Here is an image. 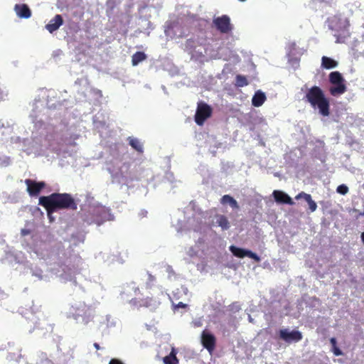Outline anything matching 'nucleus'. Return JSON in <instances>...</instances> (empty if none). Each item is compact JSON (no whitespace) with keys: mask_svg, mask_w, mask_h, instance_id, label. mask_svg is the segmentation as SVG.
<instances>
[{"mask_svg":"<svg viewBox=\"0 0 364 364\" xmlns=\"http://www.w3.org/2000/svg\"><path fill=\"white\" fill-rule=\"evenodd\" d=\"M83 315H87V318H83V323L87 324L92 320L93 316L92 314L90 309L85 304L80 305L76 308L75 312L73 313V317L75 320H78Z\"/></svg>","mask_w":364,"mask_h":364,"instance_id":"obj_10","label":"nucleus"},{"mask_svg":"<svg viewBox=\"0 0 364 364\" xmlns=\"http://www.w3.org/2000/svg\"><path fill=\"white\" fill-rule=\"evenodd\" d=\"M109 364H124L123 362L117 358H112Z\"/></svg>","mask_w":364,"mask_h":364,"instance_id":"obj_30","label":"nucleus"},{"mask_svg":"<svg viewBox=\"0 0 364 364\" xmlns=\"http://www.w3.org/2000/svg\"><path fill=\"white\" fill-rule=\"evenodd\" d=\"M321 66L326 69H332L338 66V62L329 57L323 56L321 58Z\"/></svg>","mask_w":364,"mask_h":364,"instance_id":"obj_18","label":"nucleus"},{"mask_svg":"<svg viewBox=\"0 0 364 364\" xmlns=\"http://www.w3.org/2000/svg\"><path fill=\"white\" fill-rule=\"evenodd\" d=\"M93 346L97 350H99L100 348V345L97 343H95Z\"/></svg>","mask_w":364,"mask_h":364,"instance_id":"obj_33","label":"nucleus"},{"mask_svg":"<svg viewBox=\"0 0 364 364\" xmlns=\"http://www.w3.org/2000/svg\"><path fill=\"white\" fill-rule=\"evenodd\" d=\"M230 250L233 254V255L237 257L244 258L245 257H248L257 262H260V257L251 250L237 247L234 245H231L230 247Z\"/></svg>","mask_w":364,"mask_h":364,"instance_id":"obj_7","label":"nucleus"},{"mask_svg":"<svg viewBox=\"0 0 364 364\" xmlns=\"http://www.w3.org/2000/svg\"><path fill=\"white\" fill-rule=\"evenodd\" d=\"M336 191L341 195H346L348 192V188L347 186L342 184L337 187Z\"/></svg>","mask_w":364,"mask_h":364,"instance_id":"obj_25","label":"nucleus"},{"mask_svg":"<svg viewBox=\"0 0 364 364\" xmlns=\"http://www.w3.org/2000/svg\"><path fill=\"white\" fill-rule=\"evenodd\" d=\"M25 183L27 186V191L31 196H37L46 187L43 181L37 182L31 179H26Z\"/></svg>","mask_w":364,"mask_h":364,"instance_id":"obj_9","label":"nucleus"},{"mask_svg":"<svg viewBox=\"0 0 364 364\" xmlns=\"http://www.w3.org/2000/svg\"><path fill=\"white\" fill-rule=\"evenodd\" d=\"M213 25L221 33H228L232 30V26L230 23V18L227 15L215 18L213 21Z\"/></svg>","mask_w":364,"mask_h":364,"instance_id":"obj_6","label":"nucleus"},{"mask_svg":"<svg viewBox=\"0 0 364 364\" xmlns=\"http://www.w3.org/2000/svg\"><path fill=\"white\" fill-rule=\"evenodd\" d=\"M127 141H129V144L138 153H143V145L138 139L129 136Z\"/></svg>","mask_w":364,"mask_h":364,"instance_id":"obj_19","label":"nucleus"},{"mask_svg":"<svg viewBox=\"0 0 364 364\" xmlns=\"http://www.w3.org/2000/svg\"><path fill=\"white\" fill-rule=\"evenodd\" d=\"M163 361L164 364H178V360L174 349H172L170 354L163 358Z\"/></svg>","mask_w":364,"mask_h":364,"instance_id":"obj_23","label":"nucleus"},{"mask_svg":"<svg viewBox=\"0 0 364 364\" xmlns=\"http://www.w3.org/2000/svg\"><path fill=\"white\" fill-rule=\"evenodd\" d=\"M31 230H29V229H26V228H23V229H21V235L22 237H25V236H26V235H30V234H31Z\"/></svg>","mask_w":364,"mask_h":364,"instance_id":"obj_29","label":"nucleus"},{"mask_svg":"<svg viewBox=\"0 0 364 364\" xmlns=\"http://www.w3.org/2000/svg\"><path fill=\"white\" fill-rule=\"evenodd\" d=\"M132 301L134 304L139 307L156 308L159 305L160 302L158 299L153 297H146L137 300L136 299H132Z\"/></svg>","mask_w":364,"mask_h":364,"instance_id":"obj_12","label":"nucleus"},{"mask_svg":"<svg viewBox=\"0 0 364 364\" xmlns=\"http://www.w3.org/2000/svg\"><path fill=\"white\" fill-rule=\"evenodd\" d=\"M38 204L45 208L48 216L59 210H76L77 204L69 193H54L47 196H41Z\"/></svg>","mask_w":364,"mask_h":364,"instance_id":"obj_1","label":"nucleus"},{"mask_svg":"<svg viewBox=\"0 0 364 364\" xmlns=\"http://www.w3.org/2000/svg\"><path fill=\"white\" fill-rule=\"evenodd\" d=\"M330 342L331 343L332 348L334 347V346H337V341H336V339L335 338H331L330 339Z\"/></svg>","mask_w":364,"mask_h":364,"instance_id":"obj_32","label":"nucleus"},{"mask_svg":"<svg viewBox=\"0 0 364 364\" xmlns=\"http://www.w3.org/2000/svg\"><path fill=\"white\" fill-rule=\"evenodd\" d=\"M201 341L204 348H205L208 351L211 352L214 350L215 347L216 339L213 334L205 331H203L201 336Z\"/></svg>","mask_w":364,"mask_h":364,"instance_id":"obj_11","label":"nucleus"},{"mask_svg":"<svg viewBox=\"0 0 364 364\" xmlns=\"http://www.w3.org/2000/svg\"><path fill=\"white\" fill-rule=\"evenodd\" d=\"M146 58V55L144 52L137 51L132 57V65L136 66L139 63L142 62Z\"/></svg>","mask_w":364,"mask_h":364,"instance_id":"obj_21","label":"nucleus"},{"mask_svg":"<svg viewBox=\"0 0 364 364\" xmlns=\"http://www.w3.org/2000/svg\"><path fill=\"white\" fill-rule=\"evenodd\" d=\"M155 281L156 277L151 274H148L147 287H151Z\"/></svg>","mask_w":364,"mask_h":364,"instance_id":"obj_27","label":"nucleus"},{"mask_svg":"<svg viewBox=\"0 0 364 364\" xmlns=\"http://www.w3.org/2000/svg\"><path fill=\"white\" fill-rule=\"evenodd\" d=\"M332 351L333 353V354L336 356H339V355H343V352L341 350V349L339 348H338L337 346H334L332 348Z\"/></svg>","mask_w":364,"mask_h":364,"instance_id":"obj_28","label":"nucleus"},{"mask_svg":"<svg viewBox=\"0 0 364 364\" xmlns=\"http://www.w3.org/2000/svg\"><path fill=\"white\" fill-rule=\"evenodd\" d=\"M212 114L211 107L205 103H199L195 114V122L198 125L203 124L206 119Z\"/></svg>","mask_w":364,"mask_h":364,"instance_id":"obj_5","label":"nucleus"},{"mask_svg":"<svg viewBox=\"0 0 364 364\" xmlns=\"http://www.w3.org/2000/svg\"><path fill=\"white\" fill-rule=\"evenodd\" d=\"M272 195L275 201L278 203L288 204L291 205L294 204L291 198L282 191H274Z\"/></svg>","mask_w":364,"mask_h":364,"instance_id":"obj_13","label":"nucleus"},{"mask_svg":"<svg viewBox=\"0 0 364 364\" xmlns=\"http://www.w3.org/2000/svg\"><path fill=\"white\" fill-rule=\"evenodd\" d=\"M328 80L332 85L329 88V92L332 96H339L346 92V80L340 72H331L328 75Z\"/></svg>","mask_w":364,"mask_h":364,"instance_id":"obj_4","label":"nucleus"},{"mask_svg":"<svg viewBox=\"0 0 364 364\" xmlns=\"http://www.w3.org/2000/svg\"><path fill=\"white\" fill-rule=\"evenodd\" d=\"M217 218V224L220 226L223 230H228L230 228V223L226 216L223 215H218L216 216Z\"/></svg>","mask_w":364,"mask_h":364,"instance_id":"obj_22","label":"nucleus"},{"mask_svg":"<svg viewBox=\"0 0 364 364\" xmlns=\"http://www.w3.org/2000/svg\"><path fill=\"white\" fill-rule=\"evenodd\" d=\"M361 240H362V241H363V242L364 244V232H362V234H361Z\"/></svg>","mask_w":364,"mask_h":364,"instance_id":"obj_35","label":"nucleus"},{"mask_svg":"<svg viewBox=\"0 0 364 364\" xmlns=\"http://www.w3.org/2000/svg\"><path fill=\"white\" fill-rule=\"evenodd\" d=\"M4 94L1 90L0 89V100H3Z\"/></svg>","mask_w":364,"mask_h":364,"instance_id":"obj_34","label":"nucleus"},{"mask_svg":"<svg viewBox=\"0 0 364 364\" xmlns=\"http://www.w3.org/2000/svg\"><path fill=\"white\" fill-rule=\"evenodd\" d=\"M304 100L314 108H318L321 115L327 117L330 114V102L326 97L323 91L318 86L309 88L305 95Z\"/></svg>","mask_w":364,"mask_h":364,"instance_id":"obj_2","label":"nucleus"},{"mask_svg":"<svg viewBox=\"0 0 364 364\" xmlns=\"http://www.w3.org/2000/svg\"><path fill=\"white\" fill-rule=\"evenodd\" d=\"M296 200L304 198L309 204V209L311 212H314L317 208V205L314 200H312V198L310 194L306 193L304 192H301L295 197Z\"/></svg>","mask_w":364,"mask_h":364,"instance_id":"obj_16","label":"nucleus"},{"mask_svg":"<svg viewBox=\"0 0 364 364\" xmlns=\"http://www.w3.org/2000/svg\"><path fill=\"white\" fill-rule=\"evenodd\" d=\"M80 318H82V321L83 322V318H87V315H83V316H81Z\"/></svg>","mask_w":364,"mask_h":364,"instance_id":"obj_36","label":"nucleus"},{"mask_svg":"<svg viewBox=\"0 0 364 364\" xmlns=\"http://www.w3.org/2000/svg\"><path fill=\"white\" fill-rule=\"evenodd\" d=\"M110 210L102 205L93 207L83 213L82 218L87 225L97 224L101 225L105 221L110 220Z\"/></svg>","mask_w":364,"mask_h":364,"instance_id":"obj_3","label":"nucleus"},{"mask_svg":"<svg viewBox=\"0 0 364 364\" xmlns=\"http://www.w3.org/2000/svg\"><path fill=\"white\" fill-rule=\"evenodd\" d=\"M176 308H186L187 307V304H183V302H178L176 304Z\"/></svg>","mask_w":364,"mask_h":364,"instance_id":"obj_31","label":"nucleus"},{"mask_svg":"<svg viewBox=\"0 0 364 364\" xmlns=\"http://www.w3.org/2000/svg\"><path fill=\"white\" fill-rule=\"evenodd\" d=\"M334 36L336 38V43H345V40L346 38V35L341 36V35H338V34H334Z\"/></svg>","mask_w":364,"mask_h":364,"instance_id":"obj_26","label":"nucleus"},{"mask_svg":"<svg viewBox=\"0 0 364 364\" xmlns=\"http://www.w3.org/2000/svg\"><path fill=\"white\" fill-rule=\"evenodd\" d=\"M279 338L287 343L299 342L303 336L300 331L294 330L291 332L288 329H281L279 331Z\"/></svg>","mask_w":364,"mask_h":364,"instance_id":"obj_8","label":"nucleus"},{"mask_svg":"<svg viewBox=\"0 0 364 364\" xmlns=\"http://www.w3.org/2000/svg\"><path fill=\"white\" fill-rule=\"evenodd\" d=\"M265 100V95L263 92L258 91L254 95L252 99V104L255 107H260L262 105Z\"/></svg>","mask_w":364,"mask_h":364,"instance_id":"obj_17","label":"nucleus"},{"mask_svg":"<svg viewBox=\"0 0 364 364\" xmlns=\"http://www.w3.org/2000/svg\"><path fill=\"white\" fill-rule=\"evenodd\" d=\"M220 203L223 205L228 203L232 208L235 209L239 208L237 200L230 195H224L220 199Z\"/></svg>","mask_w":364,"mask_h":364,"instance_id":"obj_20","label":"nucleus"},{"mask_svg":"<svg viewBox=\"0 0 364 364\" xmlns=\"http://www.w3.org/2000/svg\"><path fill=\"white\" fill-rule=\"evenodd\" d=\"M63 24V19L61 15L56 14L48 24L46 25V28L50 33L57 31Z\"/></svg>","mask_w":364,"mask_h":364,"instance_id":"obj_14","label":"nucleus"},{"mask_svg":"<svg viewBox=\"0 0 364 364\" xmlns=\"http://www.w3.org/2000/svg\"><path fill=\"white\" fill-rule=\"evenodd\" d=\"M15 11L20 18H28L31 16V11L26 4H16Z\"/></svg>","mask_w":364,"mask_h":364,"instance_id":"obj_15","label":"nucleus"},{"mask_svg":"<svg viewBox=\"0 0 364 364\" xmlns=\"http://www.w3.org/2000/svg\"><path fill=\"white\" fill-rule=\"evenodd\" d=\"M249 84L247 77L242 75H237L235 77V85L237 87H245Z\"/></svg>","mask_w":364,"mask_h":364,"instance_id":"obj_24","label":"nucleus"}]
</instances>
